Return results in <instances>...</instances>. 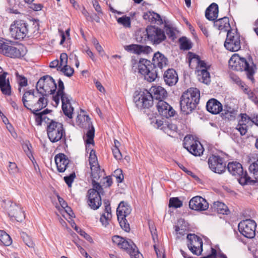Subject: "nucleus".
<instances>
[{
	"mask_svg": "<svg viewBox=\"0 0 258 258\" xmlns=\"http://www.w3.org/2000/svg\"><path fill=\"white\" fill-rule=\"evenodd\" d=\"M168 64L167 58L159 52L155 53L152 58V62L141 58L138 63L139 72L145 77V79L149 82L154 81L158 77L162 69Z\"/></svg>",
	"mask_w": 258,
	"mask_h": 258,
	"instance_id": "f257e3e1",
	"label": "nucleus"
},
{
	"mask_svg": "<svg viewBox=\"0 0 258 258\" xmlns=\"http://www.w3.org/2000/svg\"><path fill=\"white\" fill-rule=\"evenodd\" d=\"M167 96L166 90L161 86H153L150 91L144 89L134 93V101L138 108H149L153 104V100H164Z\"/></svg>",
	"mask_w": 258,
	"mask_h": 258,
	"instance_id": "f03ea898",
	"label": "nucleus"
},
{
	"mask_svg": "<svg viewBox=\"0 0 258 258\" xmlns=\"http://www.w3.org/2000/svg\"><path fill=\"white\" fill-rule=\"evenodd\" d=\"M39 28L38 20L31 21L28 24L23 20L15 22L10 27V32L12 36L16 39L21 40L27 36L31 37Z\"/></svg>",
	"mask_w": 258,
	"mask_h": 258,
	"instance_id": "7ed1b4c3",
	"label": "nucleus"
},
{
	"mask_svg": "<svg viewBox=\"0 0 258 258\" xmlns=\"http://www.w3.org/2000/svg\"><path fill=\"white\" fill-rule=\"evenodd\" d=\"M200 98V91L197 88H190L184 92L180 101L181 111L185 114L191 113L199 103Z\"/></svg>",
	"mask_w": 258,
	"mask_h": 258,
	"instance_id": "20e7f679",
	"label": "nucleus"
},
{
	"mask_svg": "<svg viewBox=\"0 0 258 258\" xmlns=\"http://www.w3.org/2000/svg\"><path fill=\"white\" fill-rule=\"evenodd\" d=\"M229 66L237 71H245L247 74V78L252 82L254 81L253 74L254 71L253 69V63L251 62V65H250L249 62L243 57H240L238 54H234L229 60Z\"/></svg>",
	"mask_w": 258,
	"mask_h": 258,
	"instance_id": "39448f33",
	"label": "nucleus"
},
{
	"mask_svg": "<svg viewBox=\"0 0 258 258\" xmlns=\"http://www.w3.org/2000/svg\"><path fill=\"white\" fill-rule=\"evenodd\" d=\"M46 131L51 142L66 141V131L61 123L51 119L47 122Z\"/></svg>",
	"mask_w": 258,
	"mask_h": 258,
	"instance_id": "423d86ee",
	"label": "nucleus"
},
{
	"mask_svg": "<svg viewBox=\"0 0 258 258\" xmlns=\"http://www.w3.org/2000/svg\"><path fill=\"white\" fill-rule=\"evenodd\" d=\"M103 188L99 183H95L87 192V203L89 207L94 210H97L101 205V195H103Z\"/></svg>",
	"mask_w": 258,
	"mask_h": 258,
	"instance_id": "0eeeda50",
	"label": "nucleus"
},
{
	"mask_svg": "<svg viewBox=\"0 0 258 258\" xmlns=\"http://www.w3.org/2000/svg\"><path fill=\"white\" fill-rule=\"evenodd\" d=\"M56 89V84L54 80L48 75L41 77L36 85V90L47 96L54 94Z\"/></svg>",
	"mask_w": 258,
	"mask_h": 258,
	"instance_id": "6e6552de",
	"label": "nucleus"
},
{
	"mask_svg": "<svg viewBox=\"0 0 258 258\" xmlns=\"http://www.w3.org/2000/svg\"><path fill=\"white\" fill-rule=\"evenodd\" d=\"M148 41L154 45H158L166 39L165 31L160 28L153 26L147 27Z\"/></svg>",
	"mask_w": 258,
	"mask_h": 258,
	"instance_id": "1a4fd4ad",
	"label": "nucleus"
},
{
	"mask_svg": "<svg viewBox=\"0 0 258 258\" xmlns=\"http://www.w3.org/2000/svg\"><path fill=\"white\" fill-rule=\"evenodd\" d=\"M226 49L234 52L241 48L240 36L237 31H228L227 37L224 43Z\"/></svg>",
	"mask_w": 258,
	"mask_h": 258,
	"instance_id": "9d476101",
	"label": "nucleus"
},
{
	"mask_svg": "<svg viewBox=\"0 0 258 258\" xmlns=\"http://www.w3.org/2000/svg\"><path fill=\"white\" fill-rule=\"evenodd\" d=\"M183 146L190 153L195 156H201L204 151L201 143L195 140L192 137L186 136L184 139Z\"/></svg>",
	"mask_w": 258,
	"mask_h": 258,
	"instance_id": "9b49d317",
	"label": "nucleus"
},
{
	"mask_svg": "<svg viewBox=\"0 0 258 258\" xmlns=\"http://www.w3.org/2000/svg\"><path fill=\"white\" fill-rule=\"evenodd\" d=\"M256 224L251 219H246L238 224V230L240 233L248 238H252L255 234Z\"/></svg>",
	"mask_w": 258,
	"mask_h": 258,
	"instance_id": "f8f14e48",
	"label": "nucleus"
},
{
	"mask_svg": "<svg viewBox=\"0 0 258 258\" xmlns=\"http://www.w3.org/2000/svg\"><path fill=\"white\" fill-rule=\"evenodd\" d=\"M208 163L210 169L215 173L222 174L225 171L226 163L224 158L219 155L210 156Z\"/></svg>",
	"mask_w": 258,
	"mask_h": 258,
	"instance_id": "ddd939ff",
	"label": "nucleus"
},
{
	"mask_svg": "<svg viewBox=\"0 0 258 258\" xmlns=\"http://www.w3.org/2000/svg\"><path fill=\"white\" fill-rule=\"evenodd\" d=\"M187 247L190 251L197 255L201 254L203 251V240L195 234H188L187 235Z\"/></svg>",
	"mask_w": 258,
	"mask_h": 258,
	"instance_id": "4468645a",
	"label": "nucleus"
},
{
	"mask_svg": "<svg viewBox=\"0 0 258 258\" xmlns=\"http://www.w3.org/2000/svg\"><path fill=\"white\" fill-rule=\"evenodd\" d=\"M0 53L11 58H20L23 56L20 49L0 39Z\"/></svg>",
	"mask_w": 258,
	"mask_h": 258,
	"instance_id": "2eb2a0df",
	"label": "nucleus"
},
{
	"mask_svg": "<svg viewBox=\"0 0 258 258\" xmlns=\"http://www.w3.org/2000/svg\"><path fill=\"white\" fill-rule=\"evenodd\" d=\"M48 96L41 94L36 90V94L34 98V103L31 111L35 113L43 108H44L48 104Z\"/></svg>",
	"mask_w": 258,
	"mask_h": 258,
	"instance_id": "dca6fc26",
	"label": "nucleus"
},
{
	"mask_svg": "<svg viewBox=\"0 0 258 258\" xmlns=\"http://www.w3.org/2000/svg\"><path fill=\"white\" fill-rule=\"evenodd\" d=\"M227 168L229 173L232 175L244 177L245 182H248L250 180V177L247 175L246 172L245 173H243L242 166L239 162H229L227 165Z\"/></svg>",
	"mask_w": 258,
	"mask_h": 258,
	"instance_id": "f3484780",
	"label": "nucleus"
},
{
	"mask_svg": "<svg viewBox=\"0 0 258 258\" xmlns=\"http://www.w3.org/2000/svg\"><path fill=\"white\" fill-rule=\"evenodd\" d=\"M8 214L12 220H16L18 222H22L25 217L21 206L15 203H12L11 204L8 209Z\"/></svg>",
	"mask_w": 258,
	"mask_h": 258,
	"instance_id": "a211bd4d",
	"label": "nucleus"
},
{
	"mask_svg": "<svg viewBox=\"0 0 258 258\" xmlns=\"http://www.w3.org/2000/svg\"><path fill=\"white\" fill-rule=\"evenodd\" d=\"M156 107L159 114L166 118L173 116L176 113L172 107L164 100L158 101Z\"/></svg>",
	"mask_w": 258,
	"mask_h": 258,
	"instance_id": "6ab92c4d",
	"label": "nucleus"
},
{
	"mask_svg": "<svg viewBox=\"0 0 258 258\" xmlns=\"http://www.w3.org/2000/svg\"><path fill=\"white\" fill-rule=\"evenodd\" d=\"M190 209L195 211H205L209 207L207 201L200 196L193 197L189 202Z\"/></svg>",
	"mask_w": 258,
	"mask_h": 258,
	"instance_id": "aec40b11",
	"label": "nucleus"
},
{
	"mask_svg": "<svg viewBox=\"0 0 258 258\" xmlns=\"http://www.w3.org/2000/svg\"><path fill=\"white\" fill-rule=\"evenodd\" d=\"M120 247L125 250L131 258H139L141 255L136 245L131 239H124Z\"/></svg>",
	"mask_w": 258,
	"mask_h": 258,
	"instance_id": "412c9836",
	"label": "nucleus"
},
{
	"mask_svg": "<svg viewBox=\"0 0 258 258\" xmlns=\"http://www.w3.org/2000/svg\"><path fill=\"white\" fill-rule=\"evenodd\" d=\"M35 94L36 91L32 89L25 91L22 97V101L24 106L30 111L32 110Z\"/></svg>",
	"mask_w": 258,
	"mask_h": 258,
	"instance_id": "4be33fe9",
	"label": "nucleus"
},
{
	"mask_svg": "<svg viewBox=\"0 0 258 258\" xmlns=\"http://www.w3.org/2000/svg\"><path fill=\"white\" fill-rule=\"evenodd\" d=\"M55 162L57 169L59 172H64L70 162V160L66 155L59 153L55 156Z\"/></svg>",
	"mask_w": 258,
	"mask_h": 258,
	"instance_id": "5701e85b",
	"label": "nucleus"
},
{
	"mask_svg": "<svg viewBox=\"0 0 258 258\" xmlns=\"http://www.w3.org/2000/svg\"><path fill=\"white\" fill-rule=\"evenodd\" d=\"M163 79L166 85L172 86L177 83L178 77L176 72L174 69H169L164 72Z\"/></svg>",
	"mask_w": 258,
	"mask_h": 258,
	"instance_id": "b1692460",
	"label": "nucleus"
},
{
	"mask_svg": "<svg viewBox=\"0 0 258 258\" xmlns=\"http://www.w3.org/2000/svg\"><path fill=\"white\" fill-rule=\"evenodd\" d=\"M124 48L128 52L137 54H147L151 50V48L150 46L134 44L125 45L124 46Z\"/></svg>",
	"mask_w": 258,
	"mask_h": 258,
	"instance_id": "393cba45",
	"label": "nucleus"
},
{
	"mask_svg": "<svg viewBox=\"0 0 258 258\" xmlns=\"http://www.w3.org/2000/svg\"><path fill=\"white\" fill-rule=\"evenodd\" d=\"M207 110L213 114H217L222 110V104L216 99H211L207 103Z\"/></svg>",
	"mask_w": 258,
	"mask_h": 258,
	"instance_id": "a878e982",
	"label": "nucleus"
},
{
	"mask_svg": "<svg viewBox=\"0 0 258 258\" xmlns=\"http://www.w3.org/2000/svg\"><path fill=\"white\" fill-rule=\"evenodd\" d=\"M131 211L132 208L127 203L123 201L121 202L116 210L117 218L124 219L131 214Z\"/></svg>",
	"mask_w": 258,
	"mask_h": 258,
	"instance_id": "bb28decb",
	"label": "nucleus"
},
{
	"mask_svg": "<svg viewBox=\"0 0 258 258\" xmlns=\"http://www.w3.org/2000/svg\"><path fill=\"white\" fill-rule=\"evenodd\" d=\"M214 26L220 31L227 32L231 28L229 18L227 17L214 20Z\"/></svg>",
	"mask_w": 258,
	"mask_h": 258,
	"instance_id": "cd10ccee",
	"label": "nucleus"
},
{
	"mask_svg": "<svg viewBox=\"0 0 258 258\" xmlns=\"http://www.w3.org/2000/svg\"><path fill=\"white\" fill-rule=\"evenodd\" d=\"M219 8L217 4H211L205 11V17L210 21H214L217 19L218 16Z\"/></svg>",
	"mask_w": 258,
	"mask_h": 258,
	"instance_id": "c85d7f7f",
	"label": "nucleus"
},
{
	"mask_svg": "<svg viewBox=\"0 0 258 258\" xmlns=\"http://www.w3.org/2000/svg\"><path fill=\"white\" fill-rule=\"evenodd\" d=\"M143 18L151 23L161 25L163 24V20L161 16L157 13L153 11H148L143 15Z\"/></svg>",
	"mask_w": 258,
	"mask_h": 258,
	"instance_id": "c756f323",
	"label": "nucleus"
},
{
	"mask_svg": "<svg viewBox=\"0 0 258 258\" xmlns=\"http://www.w3.org/2000/svg\"><path fill=\"white\" fill-rule=\"evenodd\" d=\"M91 168V176L92 178V185L93 186V184L95 183H99L96 181V180H99V179L102 176L103 172L101 171L100 168L99 166H97L96 165H93L90 167Z\"/></svg>",
	"mask_w": 258,
	"mask_h": 258,
	"instance_id": "7c9ffc66",
	"label": "nucleus"
},
{
	"mask_svg": "<svg viewBox=\"0 0 258 258\" xmlns=\"http://www.w3.org/2000/svg\"><path fill=\"white\" fill-rule=\"evenodd\" d=\"M197 76L198 80L205 84H209L211 82L210 74L208 70H197Z\"/></svg>",
	"mask_w": 258,
	"mask_h": 258,
	"instance_id": "2f4dec72",
	"label": "nucleus"
},
{
	"mask_svg": "<svg viewBox=\"0 0 258 258\" xmlns=\"http://www.w3.org/2000/svg\"><path fill=\"white\" fill-rule=\"evenodd\" d=\"M76 122L81 127H89L91 124L90 118L84 113L79 114L77 117Z\"/></svg>",
	"mask_w": 258,
	"mask_h": 258,
	"instance_id": "473e14b6",
	"label": "nucleus"
},
{
	"mask_svg": "<svg viewBox=\"0 0 258 258\" xmlns=\"http://www.w3.org/2000/svg\"><path fill=\"white\" fill-rule=\"evenodd\" d=\"M213 208L219 214L223 215H228L230 211L228 207L223 203L217 201L213 203Z\"/></svg>",
	"mask_w": 258,
	"mask_h": 258,
	"instance_id": "72a5a7b5",
	"label": "nucleus"
},
{
	"mask_svg": "<svg viewBox=\"0 0 258 258\" xmlns=\"http://www.w3.org/2000/svg\"><path fill=\"white\" fill-rule=\"evenodd\" d=\"M201 258H227L226 255L224 254L220 250L219 247H211V253L207 256Z\"/></svg>",
	"mask_w": 258,
	"mask_h": 258,
	"instance_id": "f704fd0d",
	"label": "nucleus"
},
{
	"mask_svg": "<svg viewBox=\"0 0 258 258\" xmlns=\"http://www.w3.org/2000/svg\"><path fill=\"white\" fill-rule=\"evenodd\" d=\"M161 130L167 135L172 137L176 133L177 127L175 124L172 123L165 122L164 125H163V127L161 128Z\"/></svg>",
	"mask_w": 258,
	"mask_h": 258,
	"instance_id": "c9c22d12",
	"label": "nucleus"
},
{
	"mask_svg": "<svg viewBox=\"0 0 258 258\" xmlns=\"http://www.w3.org/2000/svg\"><path fill=\"white\" fill-rule=\"evenodd\" d=\"M94 128L92 126L91 129L89 130L86 134V136L84 137V139L86 144V148L90 145H94Z\"/></svg>",
	"mask_w": 258,
	"mask_h": 258,
	"instance_id": "e433bc0d",
	"label": "nucleus"
},
{
	"mask_svg": "<svg viewBox=\"0 0 258 258\" xmlns=\"http://www.w3.org/2000/svg\"><path fill=\"white\" fill-rule=\"evenodd\" d=\"M0 242L5 246H9L12 243L10 236L3 230H0Z\"/></svg>",
	"mask_w": 258,
	"mask_h": 258,
	"instance_id": "4c0bfd02",
	"label": "nucleus"
},
{
	"mask_svg": "<svg viewBox=\"0 0 258 258\" xmlns=\"http://www.w3.org/2000/svg\"><path fill=\"white\" fill-rule=\"evenodd\" d=\"M185 223V221L183 219H180L178 220L177 224L174 226L175 231L177 235H184L186 231L185 226H183L182 224Z\"/></svg>",
	"mask_w": 258,
	"mask_h": 258,
	"instance_id": "58836bf2",
	"label": "nucleus"
},
{
	"mask_svg": "<svg viewBox=\"0 0 258 258\" xmlns=\"http://www.w3.org/2000/svg\"><path fill=\"white\" fill-rule=\"evenodd\" d=\"M147 28L145 30H140L136 32V39L137 42L140 43H144L148 41Z\"/></svg>",
	"mask_w": 258,
	"mask_h": 258,
	"instance_id": "ea45409f",
	"label": "nucleus"
},
{
	"mask_svg": "<svg viewBox=\"0 0 258 258\" xmlns=\"http://www.w3.org/2000/svg\"><path fill=\"white\" fill-rule=\"evenodd\" d=\"M180 48L182 50H189L191 48L190 41L186 37H182L179 39Z\"/></svg>",
	"mask_w": 258,
	"mask_h": 258,
	"instance_id": "a19ab883",
	"label": "nucleus"
},
{
	"mask_svg": "<svg viewBox=\"0 0 258 258\" xmlns=\"http://www.w3.org/2000/svg\"><path fill=\"white\" fill-rule=\"evenodd\" d=\"M21 237L26 245H27L29 247H34V243L33 242L32 238L26 233L22 232L21 233Z\"/></svg>",
	"mask_w": 258,
	"mask_h": 258,
	"instance_id": "79ce46f5",
	"label": "nucleus"
},
{
	"mask_svg": "<svg viewBox=\"0 0 258 258\" xmlns=\"http://www.w3.org/2000/svg\"><path fill=\"white\" fill-rule=\"evenodd\" d=\"M200 59V58L199 56L189 52L188 57V64L189 67L192 68L195 66H197L199 62Z\"/></svg>",
	"mask_w": 258,
	"mask_h": 258,
	"instance_id": "37998d69",
	"label": "nucleus"
},
{
	"mask_svg": "<svg viewBox=\"0 0 258 258\" xmlns=\"http://www.w3.org/2000/svg\"><path fill=\"white\" fill-rule=\"evenodd\" d=\"M182 202L178 197L171 198L169 199V207L174 208H180L182 206Z\"/></svg>",
	"mask_w": 258,
	"mask_h": 258,
	"instance_id": "c03bdc74",
	"label": "nucleus"
},
{
	"mask_svg": "<svg viewBox=\"0 0 258 258\" xmlns=\"http://www.w3.org/2000/svg\"><path fill=\"white\" fill-rule=\"evenodd\" d=\"M118 24L122 25L124 27L130 28L131 27V18L129 17L124 16L117 19Z\"/></svg>",
	"mask_w": 258,
	"mask_h": 258,
	"instance_id": "a18cd8bd",
	"label": "nucleus"
},
{
	"mask_svg": "<svg viewBox=\"0 0 258 258\" xmlns=\"http://www.w3.org/2000/svg\"><path fill=\"white\" fill-rule=\"evenodd\" d=\"M230 77L231 80L235 83L241 89L245 87L246 84L244 82H242L240 78L236 75L233 73L230 74Z\"/></svg>",
	"mask_w": 258,
	"mask_h": 258,
	"instance_id": "49530a36",
	"label": "nucleus"
},
{
	"mask_svg": "<svg viewBox=\"0 0 258 258\" xmlns=\"http://www.w3.org/2000/svg\"><path fill=\"white\" fill-rule=\"evenodd\" d=\"M0 89L4 95L8 96L11 95L12 89L9 80L8 79L7 80V83L5 84V85L1 86Z\"/></svg>",
	"mask_w": 258,
	"mask_h": 258,
	"instance_id": "de8ad7c7",
	"label": "nucleus"
},
{
	"mask_svg": "<svg viewBox=\"0 0 258 258\" xmlns=\"http://www.w3.org/2000/svg\"><path fill=\"white\" fill-rule=\"evenodd\" d=\"M242 90L243 91L244 93L247 95L248 98H249L254 103L256 104L258 103V100L256 97L255 96L253 92L249 89L247 85H245V87H244Z\"/></svg>",
	"mask_w": 258,
	"mask_h": 258,
	"instance_id": "09e8293b",
	"label": "nucleus"
},
{
	"mask_svg": "<svg viewBox=\"0 0 258 258\" xmlns=\"http://www.w3.org/2000/svg\"><path fill=\"white\" fill-rule=\"evenodd\" d=\"M34 114L36 115L35 121L37 125H41L43 121L47 123V122H49L50 120L47 117H43V116L39 113H37V112H35Z\"/></svg>",
	"mask_w": 258,
	"mask_h": 258,
	"instance_id": "8fccbe9b",
	"label": "nucleus"
},
{
	"mask_svg": "<svg viewBox=\"0 0 258 258\" xmlns=\"http://www.w3.org/2000/svg\"><path fill=\"white\" fill-rule=\"evenodd\" d=\"M16 78L19 87H24L28 85L27 79L24 76L19 75L18 73H17Z\"/></svg>",
	"mask_w": 258,
	"mask_h": 258,
	"instance_id": "3c124183",
	"label": "nucleus"
},
{
	"mask_svg": "<svg viewBox=\"0 0 258 258\" xmlns=\"http://www.w3.org/2000/svg\"><path fill=\"white\" fill-rule=\"evenodd\" d=\"M62 109L64 114L69 118H72L74 108L72 107L71 104H68L65 106H62Z\"/></svg>",
	"mask_w": 258,
	"mask_h": 258,
	"instance_id": "603ef678",
	"label": "nucleus"
},
{
	"mask_svg": "<svg viewBox=\"0 0 258 258\" xmlns=\"http://www.w3.org/2000/svg\"><path fill=\"white\" fill-rule=\"evenodd\" d=\"M165 32H166L169 38L172 40H174L176 38L175 33L174 31L173 28L170 27L169 25L165 24L164 26Z\"/></svg>",
	"mask_w": 258,
	"mask_h": 258,
	"instance_id": "864d4df0",
	"label": "nucleus"
},
{
	"mask_svg": "<svg viewBox=\"0 0 258 258\" xmlns=\"http://www.w3.org/2000/svg\"><path fill=\"white\" fill-rule=\"evenodd\" d=\"M60 71L67 77H71L73 76L74 70V69L70 66L67 64L64 65L61 69Z\"/></svg>",
	"mask_w": 258,
	"mask_h": 258,
	"instance_id": "5fc2aeb1",
	"label": "nucleus"
},
{
	"mask_svg": "<svg viewBox=\"0 0 258 258\" xmlns=\"http://www.w3.org/2000/svg\"><path fill=\"white\" fill-rule=\"evenodd\" d=\"M120 227L126 232H128L130 230V225L125 218L120 219L117 218Z\"/></svg>",
	"mask_w": 258,
	"mask_h": 258,
	"instance_id": "6e6d98bb",
	"label": "nucleus"
},
{
	"mask_svg": "<svg viewBox=\"0 0 258 258\" xmlns=\"http://www.w3.org/2000/svg\"><path fill=\"white\" fill-rule=\"evenodd\" d=\"M75 178L76 174L75 172H73L69 175L64 176L63 179L68 186L71 187Z\"/></svg>",
	"mask_w": 258,
	"mask_h": 258,
	"instance_id": "4d7b16f0",
	"label": "nucleus"
},
{
	"mask_svg": "<svg viewBox=\"0 0 258 258\" xmlns=\"http://www.w3.org/2000/svg\"><path fill=\"white\" fill-rule=\"evenodd\" d=\"M241 119L239 120V123L245 124L247 125L248 123H252V116L249 117L246 114H241Z\"/></svg>",
	"mask_w": 258,
	"mask_h": 258,
	"instance_id": "13d9d810",
	"label": "nucleus"
},
{
	"mask_svg": "<svg viewBox=\"0 0 258 258\" xmlns=\"http://www.w3.org/2000/svg\"><path fill=\"white\" fill-rule=\"evenodd\" d=\"M60 95V99L61 100L62 106H65L68 104H71L70 102V96L67 94L66 93H62L61 94H58Z\"/></svg>",
	"mask_w": 258,
	"mask_h": 258,
	"instance_id": "bf43d9fd",
	"label": "nucleus"
},
{
	"mask_svg": "<svg viewBox=\"0 0 258 258\" xmlns=\"http://www.w3.org/2000/svg\"><path fill=\"white\" fill-rule=\"evenodd\" d=\"M57 198L58 201L62 208L63 209L67 208V209L65 210L66 212H67L69 215L71 216V213H73V212L71 210V208L68 206L67 203L62 198H60L59 196H57Z\"/></svg>",
	"mask_w": 258,
	"mask_h": 258,
	"instance_id": "052dcab7",
	"label": "nucleus"
},
{
	"mask_svg": "<svg viewBox=\"0 0 258 258\" xmlns=\"http://www.w3.org/2000/svg\"><path fill=\"white\" fill-rule=\"evenodd\" d=\"M92 152L93 153H95V151L93 150H92L90 154V157L89 159V164L90 165V167H92L93 165H96L97 166H99L98 162H97V158L96 156V155L94 154L93 156Z\"/></svg>",
	"mask_w": 258,
	"mask_h": 258,
	"instance_id": "680f3d73",
	"label": "nucleus"
},
{
	"mask_svg": "<svg viewBox=\"0 0 258 258\" xmlns=\"http://www.w3.org/2000/svg\"><path fill=\"white\" fill-rule=\"evenodd\" d=\"M9 171L11 174H15L18 173L19 169L15 162H9Z\"/></svg>",
	"mask_w": 258,
	"mask_h": 258,
	"instance_id": "e2e57ef3",
	"label": "nucleus"
},
{
	"mask_svg": "<svg viewBox=\"0 0 258 258\" xmlns=\"http://www.w3.org/2000/svg\"><path fill=\"white\" fill-rule=\"evenodd\" d=\"M104 206H105V213L106 215L107 216L108 218H111V209L110 207V205L108 201H106L104 202Z\"/></svg>",
	"mask_w": 258,
	"mask_h": 258,
	"instance_id": "0e129e2a",
	"label": "nucleus"
},
{
	"mask_svg": "<svg viewBox=\"0 0 258 258\" xmlns=\"http://www.w3.org/2000/svg\"><path fill=\"white\" fill-rule=\"evenodd\" d=\"M236 129L240 132L241 135L243 136L247 133V125L245 124H241L238 122V124L236 126Z\"/></svg>",
	"mask_w": 258,
	"mask_h": 258,
	"instance_id": "69168bd1",
	"label": "nucleus"
},
{
	"mask_svg": "<svg viewBox=\"0 0 258 258\" xmlns=\"http://www.w3.org/2000/svg\"><path fill=\"white\" fill-rule=\"evenodd\" d=\"M197 24L201 30L202 31L203 34L206 36L208 37L209 36V32L207 29L206 28L205 25L203 22L200 20H198L197 22Z\"/></svg>",
	"mask_w": 258,
	"mask_h": 258,
	"instance_id": "338daca9",
	"label": "nucleus"
},
{
	"mask_svg": "<svg viewBox=\"0 0 258 258\" xmlns=\"http://www.w3.org/2000/svg\"><path fill=\"white\" fill-rule=\"evenodd\" d=\"M114 176L117 179V181L119 183H121L123 179V175L122 171L120 169H117L114 172Z\"/></svg>",
	"mask_w": 258,
	"mask_h": 258,
	"instance_id": "774afa93",
	"label": "nucleus"
}]
</instances>
